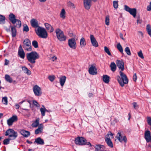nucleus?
I'll use <instances>...</instances> for the list:
<instances>
[{"instance_id": "obj_13", "label": "nucleus", "mask_w": 151, "mask_h": 151, "mask_svg": "<svg viewBox=\"0 0 151 151\" xmlns=\"http://www.w3.org/2000/svg\"><path fill=\"white\" fill-rule=\"evenodd\" d=\"M17 117L16 115L12 116L7 120V123L9 126H11L13 122L17 121Z\"/></svg>"}, {"instance_id": "obj_21", "label": "nucleus", "mask_w": 151, "mask_h": 151, "mask_svg": "<svg viewBox=\"0 0 151 151\" xmlns=\"http://www.w3.org/2000/svg\"><path fill=\"white\" fill-rule=\"evenodd\" d=\"M45 25L47 29L50 32H52L54 31V29L53 27L48 23H45Z\"/></svg>"}, {"instance_id": "obj_11", "label": "nucleus", "mask_w": 151, "mask_h": 151, "mask_svg": "<svg viewBox=\"0 0 151 151\" xmlns=\"http://www.w3.org/2000/svg\"><path fill=\"white\" fill-rule=\"evenodd\" d=\"M116 138L120 142H122L123 141H124V142L126 143L127 142V139L126 136H122L120 132H119L117 133Z\"/></svg>"}, {"instance_id": "obj_49", "label": "nucleus", "mask_w": 151, "mask_h": 151, "mask_svg": "<svg viewBox=\"0 0 151 151\" xmlns=\"http://www.w3.org/2000/svg\"><path fill=\"white\" fill-rule=\"evenodd\" d=\"M29 30V28L28 26L27 25H25L24 26V28L23 29V31H25L27 32Z\"/></svg>"}, {"instance_id": "obj_46", "label": "nucleus", "mask_w": 151, "mask_h": 151, "mask_svg": "<svg viewBox=\"0 0 151 151\" xmlns=\"http://www.w3.org/2000/svg\"><path fill=\"white\" fill-rule=\"evenodd\" d=\"M33 104L34 105L37 107H39L40 106V105L35 100L33 101Z\"/></svg>"}, {"instance_id": "obj_61", "label": "nucleus", "mask_w": 151, "mask_h": 151, "mask_svg": "<svg viewBox=\"0 0 151 151\" xmlns=\"http://www.w3.org/2000/svg\"><path fill=\"white\" fill-rule=\"evenodd\" d=\"M22 50H23L22 48V47L21 45H20L19 47V49L18 50V51H22Z\"/></svg>"}, {"instance_id": "obj_33", "label": "nucleus", "mask_w": 151, "mask_h": 151, "mask_svg": "<svg viewBox=\"0 0 151 151\" xmlns=\"http://www.w3.org/2000/svg\"><path fill=\"white\" fill-rule=\"evenodd\" d=\"M85 40L84 37H82L80 40V46L81 47H84V43Z\"/></svg>"}, {"instance_id": "obj_43", "label": "nucleus", "mask_w": 151, "mask_h": 151, "mask_svg": "<svg viewBox=\"0 0 151 151\" xmlns=\"http://www.w3.org/2000/svg\"><path fill=\"white\" fill-rule=\"evenodd\" d=\"M48 78L50 81L52 82L55 80V77L54 75L49 76H48Z\"/></svg>"}, {"instance_id": "obj_30", "label": "nucleus", "mask_w": 151, "mask_h": 151, "mask_svg": "<svg viewBox=\"0 0 151 151\" xmlns=\"http://www.w3.org/2000/svg\"><path fill=\"white\" fill-rule=\"evenodd\" d=\"M110 67L111 70L113 72H114L116 69V65L114 62L111 63Z\"/></svg>"}, {"instance_id": "obj_64", "label": "nucleus", "mask_w": 151, "mask_h": 151, "mask_svg": "<svg viewBox=\"0 0 151 151\" xmlns=\"http://www.w3.org/2000/svg\"><path fill=\"white\" fill-rule=\"evenodd\" d=\"M93 94L91 93H89L88 95V96L89 97H92L93 96Z\"/></svg>"}, {"instance_id": "obj_35", "label": "nucleus", "mask_w": 151, "mask_h": 151, "mask_svg": "<svg viewBox=\"0 0 151 151\" xmlns=\"http://www.w3.org/2000/svg\"><path fill=\"white\" fill-rule=\"evenodd\" d=\"M117 48L122 53H123V49L120 43H118L116 45Z\"/></svg>"}, {"instance_id": "obj_39", "label": "nucleus", "mask_w": 151, "mask_h": 151, "mask_svg": "<svg viewBox=\"0 0 151 151\" xmlns=\"http://www.w3.org/2000/svg\"><path fill=\"white\" fill-rule=\"evenodd\" d=\"M5 79L6 80L10 83L12 82V79L10 76L8 75H6L5 76Z\"/></svg>"}, {"instance_id": "obj_14", "label": "nucleus", "mask_w": 151, "mask_h": 151, "mask_svg": "<svg viewBox=\"0 0 151 151\" xmlns=\"http://www.w3.org/2000/svg\"><path fill=\"white\" fill-rule=\"evenodd\" d=\"M116 65L119 69L121 71L124 70V63L122 60H117L116 61Z\"/></svg>"}, {"instance_id": "obj_8", "label": "nucleus", "mask_w": 151, "mask_h": 151, "mask_svg": "<svg viewBox=\"0 0 151 151\" xmlns=\"http://www.w3.org/2000/svg\"><path fill=\"white\" fill-rule=\"evenodd\" d=\"M89 67L88 71L90 75H96L97 74V69L95 65H90Z\"/></svg>"}, {"instance_id": "obj_63", "label": "nucleus", "mask_w": 151, "mask_h": 151, "mask_svg": "<svg viewBox=\"0 0 151 151\" xmlns=\"http://www.w3.org/2000/svg\"><path fill=\"white\" fill-rule=\"evenodd\" d=\"M16 108V109H18L19 107V105L18 104H15Z\"/></svg>"}, {"instance_id": "obj_23", "label": "nucleus", "mask_w": 151, "mask_h": 151, "mask_svg": "<svg viewBox=\"0 0 151 151\" xmlns=\"http://www.w3.org/2000/svg\"><path fill=\"white\" fill-rule=\"evenodd\" d=\"M66 77L65 76H61L60 78L59 82L60 85L63 86L66 80Z\"/></svg>"}, {"instance_id": "obj_36", "label": "nucleus", "mask_w": 151, "mask_h": 151, "mask_svg": "<svg viewBox=\"0 0 151 151\" xmlns=\"http://www.w3.org/2000/svg\"><path fill=\"white\" fill-rule=\"evenodd\" d=\"M5 18L4 17L0 15V24H3L5 22Z\"/></svg>"}, {"instance_id": "obj_28", "label": "nucleus", "mask_w": 151, "mask_h": 151, "mask_svg": "<svg viewBox=\"0 0 151 151\" xmlns=\"http://www.w3.org/2000/svg\"><path fill=\"white\" fill-rule=\"evenodd\" d=\"M65 14L66 12L65 9H62L60 14V18L63 19H65L66 17Z\"/></svg>"}, {"instance_id": "obj_59", "label": "nucleus", "mask_w": 151, "mask_h": 151, "mask_svg": "<svg viewBox=\"0 0 151 151\" xmlns=\"http://www.w3.org/2000/svg\"><path fill=\"white\" fill-rule=\"evenodd\" d=\"M133 107L135 109L136 106H137V104L136 102H134L133 104Z\"/></svg>"}, {"instance_id": "obj_22", "label": "nucleus", "mask_w": 151, "mask_h": 151, "mask_svg": "<svg viewBox=\"0 0 151 151\" xmlns=\"http://www.w3.org/2000/svg\"><path fill=\"white\" fill-rule=\"evenodd\" d=\"M96 151H104L105 147L100 145H96L95 147Z\"/></svg>"}, {"instance_id": "obj_38", "label": "nucleus", "mask_w": 151, "mask_h": 151, "mask_svg": "<svg viewBox=\"0 0 151 151\" xmlns=\"http://www.w3.org/2000/svg\"><path fill=\"white\" fill-rule=\"evenodd\" d=\"M105 23L106 25L108 26L109 25V17L107 16L106 17L105 20Z\"/></svg>"}, {"instance_id": "obj_58", "label": "nucleus", "mask_w": 151, "mask_h": 151, "mask_svg": "<svg viewBox=\"0 0 151 151\" xmlns=\"http://www.w3.org/2000/svg\"><path fill=\"white\" fill-rule=\"evenodd\" d=\"M89 145L90 147L91 146V145L89 142H86V145Z\"/></svg>"}, {"instance_id": "obj_62", "label": "nucleus", "mask_w": 151, "mask_h": 151, "mask_svg": "<svg viewBox=\"0 0 151 151\" xmlns=\"http://www.w3.org/2000/svg\"><path fill=\"white\" fill-rule=\"evenodd\" d=\"M5 30L7 31V32H9L10 31V29L9 28H7L6 27H5Z\"/></svg>"}, {"instance_id": "obj_31", "label": "nucleus", "mask_w": 151, "mask_h": 151, "mask_svg": "<svg viewBox=\"0 0 151 151\" xmlns=\"http://www.w3.org/2000/svg\"><path fill=\"white\" fill-rule=\"evenodd\" d=\"M18 55L21 58L24 59L25 57V53L23 50L18 51Z\"/></svg>"}, {"instance_id": "obj_17", "label": "nucleus", "mask_w": 151, "mask_h": 151, "mask_svg": "<svg viewBox=\"0 0 151 151\" xmlns=\"http://www.w3.org/2000/svg\"><path fill=\"white\" fill-rule=\"evenodd\" d=\"M9 19L12 23L15 24L17 21V19H16L15 16L12 13H11L9 15Z\"/></svg>"}, {"instance_id": "obj_5", "label": "nucleus", "mask_w": 151, "mask_h": 151, "mask_svg": "<svg viewBox=\"0 0 151 151\" xmlns=\"http://www.w3.org/2000/svg\"><path fill=\"white\" fill-rule=\"evenodd\" d=\"M23 47L24 50L30 52L32 50L30 41L28 39H25L24 40Z\"/></svg>"}, {"instance_id": "obj_4", "label": "nucleus", "mask_w": 151, "mask_h": 151, "mask_svg": "<svg viewBox=\"0 0 151 151\" xmlns=\"http://www.w3.org/2000/svg\"><path fill=\"white\" fill-rule=\"evenodd\" d=\"M58 39L60 41H65L66 39V37L64 35L63 32L59 28L57 29L55 31Z\"/></svg>"}, {"instance_id": "obj_37", "label": "nucleus", "mask_w": 151, "mask_h": 151, "mask_svg": "<svg viewBox=\"0 0 151 151\" xmlns=\"http://www.w3.org/2000/svg\"><path fill=\"white\" fill-rule=\"evenodd\" d=\"M67 5L69 7L72 9H75L76 7L75 5L73 3L70 1L67 3Z\"/></svg>"}, {"instance_id": "obj_52", "label": "nucleus", "mask_w": 151, "mask_h": 151, "mask_svg": "<svg viewBox=\"0 0 151 151\" xmlns=\"http://www.w3.org/2000/svg\"><path fill=\"white\" fill-rule=\"evenodd\" d=\"M50 59L53 61H55L57 59V58L55 56H53L51 57Z\"/></svg>"}, {"instance_id": "obj_18", "label": "nucleus", "mask_w": 151, "mask_h": 151, "mask_svg": "<svg viewBox=\"0 0 151 151\" xmlns=\"http://www.w3.org/2000/svg\"><path fill=\"white\" fill-rule=\"evenodd\" d=\"M43 128L44 126L43 124H40L38 128L35 130V134H37L41 133L42 132Z\"/></svg>"}, {"instance_id": "obj_50", "label": "nucleus", "mask_w": 151, "mask_h": 151, "mask_svg": "<svg viewBox=\"0 0 151 151\" xmlns=\"http://www.w3.org/2000/svg\"><path fill=\"white\" fill-rule=\"evenodd\" d=\"M147 119L148 124L151 126V117L148 116L147 117Z\"/></svg>"}, {"instance_id": "obj_40", "label": "nucleus", "mask_w": 151, "mask_h": 151, "mask_svg": "<svg viewBox=\"0 0 151 151\" xmlns=\"http://www.w3.org/2000/svg\"><path fill=\"white\" fill-rule=\"evenodd\" d=\"M124 50L127 55H131L130 50L129 47H126L125 49Z\"/></svg>"}, {"instance_id": "obj_20", "label": "nucleus", "mask_w": 151, "mask_h": 151, "mask_svg": "<svg viewBox=\"0 0 151 151\" xmlns=\"http://www.w3.org/2000/svg\"><path fill=\"white\" fill-rule=\"evenodd\" d=\"M105 141L108 145L109 147L111 148L113 147V145L110 138L106 137L105 138Z\"/></svg>"}, {"instance_id": "obj_44", "label": "nucleus", "mask_w": 151, "mask_h": 151, "mask_svg": "<svg viewBox=\"0 0 151 151\" xmlns=\"http://www.w3.org/2000/svg\"><path fill=\"white\" fill-rule=\"evenodd\" d=\"M11 139L10 138H7L4 139L3 141V144L4 145H7L9 143V141Z\"/></svg>"}, {"instance_id": "obj_3", "label": "nucleus", "mask_w": 151, "mask_h": 151, "mask_svg": "<svg viewBox=\"0 0 151 151\" xmlns=\"http://www.w3.org/2000/svg\"><path fill=\"white\" fill-rule=\"evenodd\" d=\"M35 33L40 37L46 39L48 36L47 33L46 29L42 27H39L35 30Z\"/></svg>"}, {"instance_id": "obj_27", "label": "nucleus", "mask_w": 151, "mask_h": 151, "mask_svg": "<svg viewBox=\"0 0 151 151\" xmlns=\"http://www.w3.org/2000/svg\"><path fill=\"white\" fill-rule=\"evenodd\" d=\"M110 77L107 75H104L103 76V81L106 83H108L109 81Z\"/></svg>"}, {"instance_id": "obj_12", "label": "nucleus", "mask_w": 151, "mask_h": 151, "mask_svg": "<svg viewBox=\"0 0 151 151\" xmlns=\"http://www.w3.org/2000/svg\"><path fill=\"white\" fill-rule=\"evenodd\" d=\"M30 23L31 26L34 28H38L39 26L38 22L36 19L33 18L30 21Z\"/></svg>"}, {"instance_id": "obj_56", "label": "nucleus", "mask_w": 151, "mask_h": 151, "mask_svg": "<svg viewBox=\"0 0 151 151\" xmlns=\"http://www.w3.org/2000/svg\"><path fill=\"white\" fill-rule=\"evenodd\" d=\"M120 37L123 40H124V39L123 37V35L122 33H120L119 34Z\"/></svg>"}, {"instance_id": "obj_29", "label": "nucleus", "mask_w": 151, "mask_h": 151, "mask_svg": "<svg viewBox=\"0 0 151 151\" xmlns=\"http://www.w3.org/2000/svg\"><path fill=\"white\" fill-rule=\"evenodd\" d=\"M39 121L40 119L39 118H37L36 120L32 123V127H37L39 124Z\"/></svg>"}, {"instance_id": "obj_19", "label": "nucleus", "mask_w": 151, "mask_h": 151, "mask_svg": "<svg viewBox=\"0 0 151 151\" xmlns=\"http://www.w3.org/2000/svg\"><path fill=\"white\" fill-rule=\"evenodd\" d=\"M20 133L22 135L25 137H29L30 134L29 132L24 129L20 130Z\"/></svg>"}, {"instance_id": "obj_57", "label": "nucleus", "mask_w": 151, "mask_h": 151, "mask_svg": "<svg viewBox=\"0 0 151 151\" xmlns=\"http://www.w3.org/2000/svg\"><path fill=\"white\" fill-rule=\"evenodd\" d=\"M9 63V61L7 59H5V63H4L5 65H7Z\"/></svg>"}, {"instance_id": "obj_45", "label": "nucleus", "mask_w": 151, "mask_h": 151, "mask_svg": "<svg viewBox=\"0 0 151 151\" xmlns=\"http://www.w3.org/2000/svg\"><path fill=\"white\" fill-rule=\"evenodd\" d=\"M17 21L16 22L17 23L16 25L15 26V27H20L21 26V22L19 19H17Z\"/></svg>"}, {"instance_id": "obj_1", "label": "nucleus", "mask_w": 151, "mask_h": 151, "mask_svg": "<svg viewBox=\"0 0 151 151\" xmlns=\"http://www.w3.org/2000/svg\"><path fill=\"white\" fill-rule=\"evenodd\" d=\"M119 74L121 77L119 76H117L116 79L120 85L122 87L124 86V84L128 83V79L126 75L122 71L119 72Z\"/></svg>"}, {"instance_id": "obj_7", "label": "nucleus", "mask_w": 151, "mask_h": 151, "mask_svg": "<svg viewBox=\"0 0 151 151\" xmlns=\"http://www.w3.org/2000/svg\"><path fill=\"white\" fill-rule=\"evenodd\" d=\"M125 10L129 12L134 17H135L137 14V10L135 8H130L128 6L125 5L124 6Z\"/></svg>"}, {"instance_id": "obj_25", "label": "nucleus", "mask_w": 151, "mask_h": 151, "mask_svg": "<svg viewBox=\"0 0 151 151\" xmlns=\"http://www.w3.org/2000/svg\"><path fill=\"white\" fill-rule=\"evenodd\" d=\"M22 68L24 73L27 74V75H30L31 74V71L25 66H22Z\"/></svg>"}, {"instance_id": "obj_6", "label": "nucleus", "mask_w": 151, "mask_h": 151, "mask_svg": "<svg viewBox=\"0 0 151 151\" xmlns=\"http://www.w3.org/2000/svg\"><path fill=\"white\" fill-rule=\"evenodd\" d=\"M5 136H9L10 137L12 138V139H15L18 136L17 133L12 129H9L5 132Z\"/></svg>"}, {"instance_id": "obj_9", "label": "nucleus", "mask_w": 151, "mask_h": 151, "mask_svg": "<svg viewBox=\"0 0 151 151\" xmlns=\"http://www.w3.org/2000/svg\"><path fill=\"white\" fill-rule=\"evenodd\" d=\"M75 143L77 145H84L85 144V139L84 137H78L75 138Z\"/></svg>"}, {"instance_id": "obj_55", "label": "nucleus", "mask_w": 151, "mask_h": 151, "mask_svg": "<svg viewBox=\"0 0 151 151\" xmlns=\"http://www.w3.org/2000/svg\"><path fill=\"white\" fill-rule=\"evenodd\" d=\"M106 137H113V136L112 133L110 132H109V133L106 136Z\"/></svg>"}, {"instance_id": "obj_10", "label": "nucleus", "mask_w": 151, "mask_h": 151, "mask_svg": "<svg viewBox=\"0 0 151 151\" xmlns=\"http://www.w3.org/2000/svg\"><path fill=\"white\" fill-rule=\"evenodd\" d=\"M33 89V92L35 95L40 96L41 95L42 93L41 89L37 85H35L34 86Z\"/></svg>"}, {"instance_id": "obj_47", "label": "nucleus", "mask_w": 151, "mask_h": 151, "mask_svg": "<svg viewBox=\"0 0 151 151\" xmlns=\"http://www.w3.org/2000/svg\"><path fill=\"white\" fill-rule=\"evenodd\" d=\"M113 5L114 7L115 8L117 9L118 6V1H114L113 2Z\"/></svg>"}, {"instance_id": "obj_53", "label": "nucleus", "mask_w": 151, "mask_h": 151, "mask_svg": "<svg viewBox=\"0 0 151 151\" xmlns=\"http://www.w3.org/2000/svg\"><path fill=\"white\" fill-rule=\"evenodd\" d=\"M147 10L148 11L151 10V1L150 2V4L147 6Z\"/></svg>"}, {"instance_id": "obj_2", "label": "nucleus", "mask_w": 151, "mask_h": 151, "mask_svg": "<svg viewBox=\"0 0 151 151\" xmlns=\"http://www.w3.org/2000/svg\"><path fill=\"white\" fill-rule=\"evenodd\" d=\"M26 57L28 60L32 64H35L36 60L39 58L38 54L35 51L27 53Z\"/></svg>"}, {"instance_id": "obj_32", "label": "nucleus", "mask_w": 151, "mask_h": 151, "mask_svg": "<svg viewBox=\"0 0 151 151\" xmlns=\"http://www.w3.org/2000/svg\"><path fill=\"white\" fill-rule=\"evenodd\" d=\"M43 108H41L40 109V111L41 112V114L42 116H44L45 115V113L46 111H48L45 108L44 106L43 105H42Z\"/></svg>"}, {"instance_id": "obj_41", "label": "nucleus", "mask_w": 151, "mask_h": 151, "mask_svg": "<svg viewBox=\"0 0 151 151\" xmlns=\"http://www.w3.org/2000/svg\"><path fill=\"white\" fill-rule=\"evenodd\" d=\"M104 49L105 52L106 53L109 55L111 56V53L110 52L109 48L106 46L104 47Z\"/></svg>"}, {"instance_id": "obj_54", "label": "nucleus", "mask_w": 151, "mask_h": 151, "mask_svg": "<svg viewBox=\"0 0 151 151\" xmlns=\"http://www.w3.org/2000/svg\"><path fill=\"white\" fill-rule=\"evenodd\" d=\"M137 79V75L136 73H135L134 74L133 77V79L134 81H136Z\"/></svg>"}, {"instance_id": "obj_51", "label": "nucleus", "mask_w": 151, "mask_h": 151, "mask_svg": "<svg viewBox=\"0 0 151 151\" xmlns=\"http://www.w3.org/2000/svg\"><path fill=\"white\" fill-rule=\"evenodd\" d=\"M147 30V32L151 31V26L149 24H147L146 27Z\"/></svg>"}, {"instance_id": "obj_34", "label": "nucleus", "mask_w": 151, "mask_h": 151, "mask_svg": "<svg viewBox=\"0 0 151 151\" xmlns=\"http://www.w3.org/2000/svg\"><path fill=\"white\" fill-rule=\"evenodd\" d=\"M2 102L4 105H7L8 104V99L7 97L5 96L2 98Z\"/></svg>"}, {"instance_id": "obj_42", "label": "nucleus", "mask_w": 151, "mask_h": 151, "mask_svg": "<svg viewBox=\"0 0 151 151\" xmlns=\"http://www.w3.org/2000/svg\"><path fill=\"white\" fill-rule=\"evenodd\" d=\"M32 45L35 48H37L38 47V44L36 40H34L32 41Z\"/></svg>"}, {"instance_id": "obj_24", "label": "nucleus", "mask_w": 151, "mask_h": 151, "mask_svg": "<svg viewBox=\"0 0 151 151\" xmlns=\"http://www.w3.org/2000/svg\"><path fill=\"white\" fill-rule=\"evenodd\" d=\"M35 142L38 145H42L44 143L43 139L40 137H39L35 139Z\"/></svg>"}, {"instance_id": "obj_26", "label": "nucleus", "mask_w": 151, "mask_h": 151, "mask_svg": "<svg viewBox=\"0 0 151 151\" xmlns=\"http://www.w3.org/2000/svg\"><path fill=\"white\" fill-rule=\"evenodd\" d=\"M12 37H14L16 35L17 31L15 27L10 26Z\"/></svg>"}, {"instance_id": "obj_48", "label": "nucleus", "mask_w": 151, "mask_h": 151, "mask_svg": "<svg viewBox=\"0 0 151 151\" xmlns=\"http://www.w3.org/2000/svg\"><path fill=\"white\" fill-rule=\"evenodd\" d=\"M138 56L142 59H143L144 58V57L143 55L142 52L141 50H140V51L138 52Z\"/></svg>"}, {"instance_id": "obj_15", "label": "nucleus", "mask_w": 151, "mask_h": 151, "mask_svg": "<svg viewBox=\"0 0 151 151\" xmlns=\"http://www.w3.org/2000/svg\"><path fill=\"white\" fill-rule=\"evenodd\" d=\"M91 41L92 45L95 47L98 46V43L93 35H90Z\"/></svg>"}, {"instance_id": "obj_60", "label": "nucleus", "mask_w": 151, "mask_h": 151, "mask_svg": "<svg viewBox=\"0 0 151 151\" xmlns=\"http://www.w3.org/2000/svg\"><path fill=\"white\" fill-rule=\"evenodd\" d=\"M142 22V20L139 19H138L137 20V24H138L139 23L141 24Z\"/></svg>"}, {"instance_id": "obj_16", "label": "nucleus", "mask_w": 151, "mask_h": 151, "mask_svg": "<svg viewBox=\"0 0 151 151\" xmlns=\"http://www.w3.org/2000/svg\"><path fill=\"white\" fill-rule=\"evenodd\" d=\"M68 42L70 48L73 49L76 48V43L74 39H70Z\"/></svg>"}]
</instances>
